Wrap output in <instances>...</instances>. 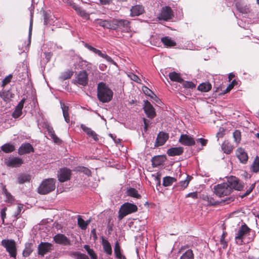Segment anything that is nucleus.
I'll return each instance as SVG.
<instances>
[{"instance_id":"36","label":"nucleus","mask_w":259,"mask_h":259,"mask_svg":"<svg viewBox=\"0 0 259 259\" xmlns=\"http://www.w3.org/2000/svg\"><path fill=\"white\" fill-rule=\"evenodd\" d=\"M61 107L62 110L63 115L65 121L67 123H69L70 119L68 114V107L66 106L64 103H61Z\"/></svg>"},{"instance_id":"28","label":"nucleus","mask_w":259,"mask_h":259,"mask_svg":"<svg viewBox=\"0 0 259 259\" xmlns=\"http://www.w3.org/2000/svg\"><path fill=\"white\" fill-rule=\"evenodd\" d=\"M161 41L166 47H172L176 46V42L169 36L162 37Z\"/></svg>"},{"instance_id":"47","label":"nucleus","mask_w":259,"mask_h":259,"mask_svg":"<svg viewBox=\"0 0 259 259\" xmlns=\"http://www.w3.org/2000/svg\"><path fill=\"white\" fill-rule=\"evenodd\" d=\"M78 66L80 69H89L91 68V64L88 62L80 59L78 62Z\"/></svg>"},{"instance_id":"30","label":"nucleus","mask_w":259,"mask_h":259,"mask_svg":"<svg viewBox=\"0 0 259 259\" xmlns=\"http://www.w3.org/2000/svg\"><path fill=\"white\" fill-rule=\"evenodd\" d=\"M3 193L5 196V201L6 202L11 204L14 203L15 200L14 197L5 188H3Z\"/></svg>"},{"instance_id":"38","label":"nucleus","mask_w":259,"mask_h":259,"mask_svg":"<svg viewBox=\"0 0 259 259\" xmlns=\"http://www.w3.org/2000/svg\"><path fill=\"white\" fill-rule=\"evenodd\" d=\"M102 245L105 252L108 254H112V248L109 242L105 239H102Z\"/></svg>"},{"instance_id":"58","label":"nucleus","mask_w":259,"mask_h":259,"mask_svg":"<svg viewBox=\"0 0 259 259\" xmlns=\"http://www.w3.org/2000/svg\"><path fill=\"white\" fill-rule=\"evenodd\" d=\"M77 170L78 171H80L83 172L84 174L88 176H89L91 174V171L90 170V169L83 166L77 167Z\"/></svg>"},{"instance_id":"17","label":"nucleus","mask_w":259,"mask_h":259,"mask_svg":"<svg viewBox=\"0 0 259 259\" xmlns=\"http://www.w3.org/2000/svg\"><path fill=\"white\" fill-rule=\"evenodd\" d=\"M52 247V244L48 242H41L38 246V253L42 256L49 252Z\"/></svg>"},{"instance_id":"39","label":"nucleus","mask_w":259,"mask_h":259,"mask_svg":"<svg viewBox=\"0 0 259 259\" xmlns=\"http://www.w3.org/2000/svg\"><path fill=\"white\" fill-rule=\"evenodd\" d=\"M77 14H78L81 17H83L85 19H89L90 18V15L88 13H87L85 10H83L78 5L74 9Z\"/></svg>"},{"instance_id":"37","label":"nucleus","mask_w":259,"mask_h":259,"mask_svg":"<svg viewBox=\"0 0 259 259\" xmlns=\"http://www.w3.org/2000/svg\"><path fill=\"white\" fill-rule=\"evenodd\" d=\"M177 180L173 177L166 176L163 178L162 185L164 187L171 186Z\"/></svg>"},{"instance_id":"53","label":"nucleus","mask_w":259,"mask_h":259,"mask_svg":"<svg viewBox=\"0 0 259 259\" xmlns=\"http://www.w3.org/2000/svg\"><path fill=\"white\" fill-rule=\"evenodd\" d=\"M226 235L227 233L226 232H224L220 238V243L224 249L227 248L228 245L227 242L225 240Z\"/></svg>"},{"instance_id":"4","label":"nucleus","mask_w":259,"mask_h":259,"mask_svg":"<svg viewBox=\"0 0 259 259\" xmlns=\"http://www.w3.org/2000/svg\"><path fill=\"white\" fill-rule=\"evenodd\" d=\"M1 245L6 248L9 255L16 258L17 255V248L15 241L13 239H3Z\"/></svg>"},{"instance_id":"29","label":"nucleus","mask_w":259,"mask_h":259,"mask_svg":"<svg viewBox=\"0 0 259 259\" xmlns=\"http://www.w3.org/2000/svg\"><path fill=\"white\" fill-rule=\"evenodd\" d=\"M91 222V220H88L86 221H84V220L82 218L81 216L78 215L77 216V224L80 228L82 230H85L87 228V226Z\"/></svg>"},{"instance_id":"61","label":"nucleus","mask_w":259,"mask_h":259,"mask_svg":"<svg viewBox=\"0 0 259 259\" xmlns=\"http://www.w3.org/2000/svg\"><path fill=\"white\" fill-rule=\"evenodd\" d=\"M254 187H255V184H252L250 186V187L246 190V192L244 194H242V195L241 196V197L243 198L244 197H245V196H247L248 195H249L251 193V192L253 190Z\"/></svg>"},{"instance_id":"60","label":"nucleus","mask_w":259,"mask_h":259,"mask_svg":"<svg viewBox=\"0 0 259 259\" xmlns=\"http://www.w3.org/2000/svg\"><path fill=\"white\" fill-rule=\"evenodd\" d=\"M64 3L71 6L74 10L76 8L77 5L73 2V0H64Z\"/></svg>"},{"instance_id":"22","label":"nucleus","mask_w":259,"mask_h":259,"mask_svg":"<svg viewBox=\"0 0 259 259\" xmlns=\"http://www.w3.org/2000/svg\"><path fill=\"white\" fill-rule=\"evenodd\" d=\"M191 179V177L188 175L185 180L180 181L178 184L175 186L174 188L179 191L184 190L188 186Z\"/></svg>"},{"instance_id":"18","label":"nucleus","mask_w":259,"mask_h":259,"mask_svg":"<svg viewBox=\"0 0 259 259\" xmlns=\"http://www.w3.org/2000/svg\"><path fill=\"white\" fill-rule=\"evenodd\" d=\"M54 240L56 243L64 245H70V241L64 235L57 234L54 237Z\"/></svg>"},{"instance_id":"52","label":"nucleus","mask_w":259,"mask_h":259,"mask_svg":"<svg viewBox=\"0 0 259 259\" xmlns=\"http://www.w3.org/2000/svg\"><path fill=\"white\" fill-rule=\"evenodd\" d=\"M181 83H182L183 87L185 88L193 89L195 88V84L192 81H184L183 80Z\"/></svg>"},{"instance_id":"49","label":"nucleus","mask_w":259,"mask_h":259,"mask_svg":"<svg viewBox=\"0 0 259 259\" xmlns=\"http://www.w3.org/2000/svg\"><path fill=\"white\" fill-rule=\"evenodd\" d=\"M152 177L153 178L154 181L155 182L156 184V187L160 186V183H161V174L159 172H157L155 174H152Z\"/></svg>"},{"instance_id":"32","label":"nucleus","mask_w":259,"mask_h":259,"mask_svg":"<svg viewBox=\"0 0 259 259\" xmlns=\"http://www.w3.org/2000/svg\"><path fill=\"white\" fill-rule=\"evenodd\" d=\"M151 161L152 165L154 167H157L162 164L164 162V159L162 156L158 155L153 157Z\"/></svg>"},{"instance_id":"13","label":"nucleus","mask_w":259,"mask_h":259,"mask_svg":"<svg viewBox=\"0 0 259 259\" xmlns=\"http://www.w3.org/2000/svg\"><path fill=\"white\" fill-rule=\"evenodd\" d=\"M71 171L67 168H63L60 170L58 174V180L60 182H64L70 180Z\"/></svg>"},{"instance_id":"8","label":"nucleus","mask_w":259,"mask_h":259,"mask_svg":"<svg viewBox=\"0 0 259 259\" xmlns=\"http://www.w3.org/2000/svg\"><path fill=\"white\" fill-rule=\"evenodd\" d=\"M250 230L251 229L245 224L242 225L239 228L235 238L237 244L241 245L244 236L249 234Z\"/></svg>"},{"instance_id":"2","label":"nucleus","mask_w":259,"mask_h":259,"mask_svg":"<svg viewBox=\"0 0 259 259\" xmlns=\"http://www.w3.org/2000/svg\"><path fill=\"white\" fill-rule=\"evenodd\" d=\"M55 183L56 180L53 178L44 180L38 188V193L45 195L53 191L56 188Z\"/></svg>"},{"instance_id":"9","label":"nucleus","mask_w":259,"mask_h":259,"mask_svg":"<svg viewBox=\"0 0 259 259\" xmlns=\"http://www.w3.org/2000/svg\"><path fill=\"white\" fill-rule=\"evenodd\" d=\"M4 161L5 164L10 167H19L23 163V160L22 158L13 156L5 158Z\"/></svg>"},{"instance_id":"46","label":"nucleus","mask_w":259,"mask_h":259,"mask_svg":"<svg viewBox=\"0 0 259 259\" xmlns=\"http://www.w3.org/2000/svg\"><path fill=\"white\" fill-rule=\"evenodd\" d=\"M251 170L254 172H257L259 171V157H256L251 166Z\"/></svg>"},{"instance_id":"41","label":"nucleus","mask_w":259,"mask_h":259,"mask_svg":"<svg viewBox=\"0 0 259 259\" xmlns=\"http://www.w3.org/2000/svg\"><path fill=\"white\" fill-rule=\"evenodd\" d=\"M127 195L136 198H140L141 197V196L138 193V191L133 188H131L127 190Z\"/></svg>"},{"instance_id":"40","label":"nucleus","mask_w":259,"mask_h":259,"mask_svg":"<svg viewBox=\"0 0 259 259\" xmlns=\"http://www.w3.org/2000/svg\"><path fill=\"white\" fill-rule=\"evenodd\" d=\"M202 198L203 200L207 202L208 205H215L218 204V202L210 196L203 195Z\"/></svg>"},{"instance_id":"3","label":"nucleus","mask_w":259,"mask_h":259,"mask_svg":"<svg viewBox=\"0 0 259 259\" xmlns=\"http://www.w3.org/2000/svg\"><path fill=\"white\" fill-rule=\"evenodd\" d=\"M137 210L138 207L136 205L129 202L124 203L119 210L118 219L121 220L127 214L135 212Z\"/></svg>"},{"instance_id":"64","label":"nucleus","mask_w":259,"mask_h":259,"mask_svg":"<svg viewBox=\"0 0 259 259\" xmlns=\"http://www.w3.org/2000/svg\"><path fill=\"white\" fill-rule=\"evenodd\" d=\"M196 141L199 142L202 146H205L207 143V140L203 138H198L196 139Z\"/></svg>"},{"instance_id":"34","label":"nucleus","mask_w":259,"mask_h":259,"mask_svg":"<svg viewBox=\"0 0 259 259\" xmlns=\"http://www.w3.org/2000/svg\"><path fill=\"white\" fill-rule=\"evenodd\" d=\"M33 244L31 243H26L25 247L23 251V255L24 257L28 256L33 251Z\"/></svg>"},{"instance_id":"7","label":"nucleus","mask_w":259,"mask_h":259,"mask_svg":"<svg viewBox=\"0 0 259 259\" xmlns=\"http://www.w3.org/2000/svg\"><path fill=\"white\" fill-rule=\"evenodd\" d=\"M129 21L125 19H114V30L128 32L131 31Z\"/></svg>"},{"instance_id":"50","label":"nucleus","mask_w":259,"mask_h":259,"mask_svg":"<svg viewBox=\"0 0 259 259\" xmlns=\"http://www.w3.org/2000/svg\"><path fill=\"white\" fill-rule=\"evenodd\" d=\"M73 72L70 70H67L64 73H63L61 76L62 79L64 80H66L71 78V77L73 75Z\"/></svg>"},{"instance_id":"33","label":"nucleus","mask_w":259,"mask_h":259,"mask_svg":"<svg viewBox=\"0 0 259 259\" xmlns=\"http://www.w3.org/2000/svg\"><path fill=\"white\" fill-rule=\"evenodd\" d=\"M211 89V84L209 82H203L200 83L197 88L198 90L203 92H207Z\"/></svg>"},{"instance_id":"23","label":"nucleus","mask_w":259,"mask_h":259,"mask_svg":"<svg viewBox=\"0 0 259 259\" xmlns=\"http://www.w3.org/2000/svg\"><path fill=\"white\" fill-rule=\"evenodd\" d=\"M144 12V9L143 6L137 5L133 6L131 9V16H138L142 14Z\"/></svg>"},{"instance_id":"59","label":"nucleus","mask_w":259,"mask_h":259,"mask_svg":"<svg viewBox=\"0 0 259 259\" xmlns=\"http://www.w3.org/2000/svg\"><path fill=\"white\" fill-rule=\"evenodd\" d=\"M28 76L27 71L24 70V71L22 72V74H19L17 78L19 80H22L23 79H25Z\"/></svg>"},{"instance_id":"5","label":"nucleus","mask_w":259,"mask_h":259,"mask_svg":"<svg viewBox=\"0 0 259 259\" xmlns=\"http://www.w3.org/2000/svg\"><path fill=\"white\" fill-rule=\"evenodd\" d=\"M213 190L214 194L220 197L229 195L232 193L231 189L227 182L215 185Z\"/></svg>"},{"instance_id":"56","label":"nucleus","mask_w":259,"mask_h":259,"mask_svg":"<svg viewBox=\"0 0 259 259\" xmlns=\"http://www.w3.org/2000/svg\"><path fill=\"white\" fill-rule=\"evenodd\" d=\"M143 91L146 95L149 97H152V95H155L153 92L146 87H143Z\"/></svg>"},{"instance_id":"25","label":"nucleus","mask_w":259,"mask_h":259,"mask_svg":"<svg viewBox=\"0 0 259 259\" xmlns=\"http://www.w3.org/2000/svg\"><path fill=\"white\" fill-rule=\"evenodd\" d=\"M221 148L224 153L229 154L232 152L234 147L230 142L226 140L222 143Z\"/></svg>"},{"instance_id":"16","label":"nucleus","mask_w":259,"mask_h":259,"mask_svg":"<svg viewBox=\"0 0 259 259\" xmlns=\"http://www.w3.org/2000/svg\"><path fill=\"white\" fill-rule=\"evenodd\" d=\"M33 152V147L28 143L22 144L18 149V154L20 155Z\"/></svg>"},{"instance_id":"10","label":"nucleus","mask_w":259,"mask_h":259,"mask_svg":"<svg viewBox=\"0 0 259 259\" xmlns=\"http://www.w3.org/2000/svg\"><path fill=\"white\" fill-rule=\"evenodd\" d=\"M173 16V12L171 8L168 6H165L162 8L158 18L159 20L167 21L171 19Z\"/></svg>"},{"instance_id":"24","label":"nucleus","mask_w":259,"mask_h":259,"mask_svg":"<svg viewBox=\"0 0 259 259\" xmlns=\"http://www.w3.org/2000/svg\"><path fill=\"white\" fill-rule=\"evenodd\" d=\"M184 152V148L182 147H173L169 148L167 151V154L169 156H179Z\"/></svg>"},{"instance_id":"27","label":"nucleus","mask_w":259,"mask_h":259,"mask_svg":"<svg viewBox=\"0 0 259 259\" xmlns=\"http://www.w3.org/2000/svg\"><path fill=\"white\" fill-rule=\"evenodd\" d=\"M81 128L89 136L91 137L95 141H97L98 140L97 134L92 130L91 128L83 124L81 125Z\"/></svg>"},{"instance_id":"26","label":"nucleus","mask_w":259,"mask_h":259,"mask_svg":"<svg viewBox=\"0 0 259 259\" xmlns=\"http://www.w3.org/2000/svg\"><path fill=\"white\" fill-rule=\"evenodd\" d=\"M114 255L117 259H126L117 242L114 244Z\"/></svg>"},{"instance_id":"19","label":"nucleus","mask_w":259,"mask_h":259,"mask_svg":"<svg viewBox=\"0 0 259 259\" xmlns=\"http://www.w3.org/2000/svg\"><path fill=\"white\" fill-rule=\"evenodd\" d=\"M237 11L242 14H248L251 12V9L249 5L241 2H237L235 4Z\"/></svg>"},{"instance_id":"44","label":"nucleus","mask_w":259,"mask_h":259,"mask_svg":"<svg viewBox=\"0 0 259 259\" xmlns=\"http://www.w3.org/2000/svg\"><path fill=\"white\" fill-rule=\"evenodd\" d=\"M48 132L49 136L53 140L54 142L58 143L60 141V140L55 135V132L52 127H48Z\"/></svg>"},{"instance_id":"15","label":"nucleus","mask_w":259,"mask_h":259,"mask_svg":"<svg viewBox=\"0 0 259 259\" xmlns=\"http://www.w3.org/2000/svg\"><path fill=\"white\" fill-rule=\"evenodd\" d=\"M236 154L241 163L243 164L246 163L248 157L247 153L244 149L241 147L238 148L236 150Z\"/></svg>"},{"instance_id":"11","label":"nucleus","mask_w":259,"mask_h":259,"mask_svg":"<svg viewBox=\"0 0 259 259\" xmlns=\"http://www.w3.org/2000/svg\"><path fill=\"white\" fill-rule=\"evenodd\" d=\"M179 142L181 144L186 146H192L195 144V141L193 137L187 134H182Z\"/></svg>"},{"instance_id":"35","label":"nucleus","mask_w":259,"mask_h":259,"mask_svg":"<svg viewBox=\"0 0 259 259\" xmlns=\"http://www.w3.org/2000/svg\"><path fill=\"white\" fill-rule=\"evenodd\" d=\"M31 177L28 174H23L19 175L17 179L18 184H22L24 183L29 182Z\"/></svg>"},{"instance_id":"14","label":"nucleus","mask_w":259,"mask_h":259,"mask_svg":"<svg viewBox=\"0 0 259 259\" xmlns=\"http://www.w3.org/2000/svg\"><path fill=\"white\" fill-rule=\"evenodd\" d=\"M168 137L167 134L162 132H159L156 138L155 146L158 147L163 145L168 140Z\"/></svg>"},{"instance_id":"43","label":"nucleus","mask_w":259,"mask_h":259,"mask_svg":"<svg viewBox=\"0 0 259 259\" xmlns=\"http://www.w3.org/2000/svg\"><path fill=\"white\" fill-rule=\"evenodd\" d=\"M180 259H194L192 250L191 249L187 250L182 255Z\"/></svg>"},{"instance_id":"31","label":"nucleus","mask_w":259,"mask_h":259,"mask_svg":"<svg viewBox=\"0 0 259 259\" xmlns=\"http://www.w3.org/2000/svg\"><path fill=\"white\" fill-rule=\"evenodd\" d=\"M168 76L171 81L180 83H182L183 81V79L181 77L180 73L176 72H170L168 74Z\"/></svg>"},{"instance_id":"12","label":"nucleus","mask_w":259,"mask_h":259,"mask_svg":"<svg viewBox=\"0 0 259 259\" xmlns=\"http://www.w3.org/2000/svg\"><path fill=\"white\" fill-rule=\"evenodd\" d=\"M143 109L148 118L153 119L156 116L155 109L148 101H145Z\"/></svg>"},{"instance_id":"6","label":"nucleus","mask_w":259,"mask_h":259,"mask_svg":"<svg viewBox=\"0 0 259 259\" xmlns=\"http://www.w3.org/2000/svg\"><path fill=\"white\" fill-rule=\"evenodd\" d=\"M227 183L231 189V192L233 190L240 191L244 187V183L236 177L231 176L227 179Z\"/></svg>"},{"instance_id":"62","label":"nucleus","mask_w":259,"mask_h":259,"mask_svg":"<svg viewBox=\"0 0 259 259\" xmlns=\"http://www.w3.org/2000/svg\"><path fill=\"white\" fill-rule=\"evenodd\" d=\"M143 121L144 124V130L145 132H146L147 131L148 127L149 126V124L151 123V122L150 120L145 118H143Z\"/></svg>"},{"instance_id":"48","label":"nucleus","mask_w":259,"mask_h":259,"mask_svg":"<svg viewBox=\"0 0 259 259\" xmlns=\"http://www.w3.org/2000/svg\"><path fill=\"white\" fill-rule=\"evenodd\" d=\"M23 204H18L17 210L13 215V218H14V220H17L19 218V216L21 214L22 210L23 209Z\"/></svg>"},{"instance_id":"54","label":"nucleus","mask_w":259,"mask_h":259,"mask_svg":"<svg viewBox=\"0 0 259 259\" xmlns=\"http://www.w3.org/2000/svg\"><path fill=\"white\" fill-rule=\"evenodd\" d=\"M127 76L130 79L137 83H140L141 82V79L137 75L133 73H130L127 74Z\"/></svg>"},{"instance_id":"55","label":"nucleus","mask_w":259,"mask_h":259,"mask_svg":"<svg viewBox=\"0 0 259 259\" xmlns=\"http://www.w3.org/2000/svg\"><path fill=\"white\" fill-rule=\"evenodd\" d=\"M22 115V110L15 108V110L12 113V116L14 118H18Z\"/></svg>"},{"instance_id":"51","label":"nucleus","mask_w":259,"mask_h":259,"mask_svg":"<svg viewBox=\"0 0 259 259\" xmlns=\"http://www.w3.org/2000/svg\"><path fill=\"white\" fill-rule=\"evenodd\" d=\"M99 24L101 26L104 28L111 29L112 27V23L108 20H100Z\"/></svg>"},{"instance_id":"63","label":"nucleus","mask_w":259,"mask_h":259,"mask_svg":"<svg viewBox=\"0 0 259 259\" xmlns=\"http://www.w3.org/2000/svg\"><path fill=\"white\" fill-rule=\"evenodd\" d=\"M186 197H192L194 199H197L198 198V194L197 192H191L187 194Z\"/></svg>"},{"instance_id":"21","label":"nucleus","mask_w":259,"mask_h":259,"mask_svg":"<svg viewBox=\"0 0 259 259\" xmlns=\"http://www.w3.org/2000/svg\"><path fill=\"white\" fill-rule=\"evenodd\" d=\"M85 47L89 49L90 51H92L95 54L98 55L99 56L105 59L106 60L109 61L111 60V58L108 56L105 53H102L100 50H98L91 46L89 45L88 44H85L84 45Z\"/></svg>"},{"instance_id":"42","label":"nucleus","mask_w":259,"mask_h":259,"mask_svg":"<svg viewBox=\"0 0 259 259\" xmlns=\"http://www.w3.org/2000/svg\"><path fill=\"white\" fill-rule=\"evenodd\" d=\"M1 149L5 153H10L15 150L14 146L9 143L5 144L1 147Z\"/></svg>"},{"instance_id":"20","label":"nucleus","mask_w":259,"mask_h":259,"mask_svg":"<svg viewBox=\"0 0 259 259\" xmlns=\"http://www.w3.org/2000/svg\"><path fill=\"white\" fill-rule=\"evenodd\" d=\"M77 83L83 86H85L88 84V74L85 70L80 71L77 77Z\"/></svg>"},{"instance_id":"57","label":"nucleus","mask_w":259,"mask_h":259,"mask_svg":"<svg viewBox=\"0 0 259 259\" xmlns=\"http://www.w3.org/2000/svg\"><path fill=\"white\" fill-rule=\"evenodd\" d=\"M7 209V207H5L3 208H2L1 210V217L2 220V224H4L5 223V219L6 217Z\"/></svg>"},{"instance_id":"45","label":"nucleus","mask_w":259,"mask_h":259,"mask_svg":"<svg viewBox=\"0 0 259 259\" xmlns=\"http://www.w3.org/2000/svg\"><path fill=\"white\" fill-rule=\"evenodd\" d=\"M234 142L239 144L241 139V133L239 130H235L233 133Z\"/></svg>"},{"instance_id":"1","label":"nucleus","mask_w":259,"mask_h":259,"mask_svg":"<svg viewBox=\"0 0 259 259\" xmlns=\"http://www.w3.org/2000/svg\"><path fill=\"white\" fill-rule=\"evenodd\" d=\"M113 93L111 90L103 82H100L97 85V97L102 103L110 101L112 98Z\"/></svg>"}]
</instances>
